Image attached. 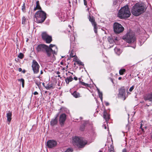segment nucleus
<instances>
[{
    "instance_id": "1",
    "label": "nucleus",
    "mask_w": 152,
    "mask_h": 152,
    "mask_svg": "<svg viewBox=\"0 0 152 152\" xmlns=\"http://www.w3.org/2000/svg\"><path fill=\"white\" fill-rule=\"evenodd\" d=\"M38 52H46L48 57L52 56L54 57V55H56L58 49L56 46L52 44H50L48 47L45 44H40L37 48Z\"/></svg>"
},
{
    "instance_id": "2",
    "label": "nucleus",
    "mask_w": 152,
    "mask_h": 152,
    "mask_svg": "<svg viewBox=\"0 0 152 152\" xmlns=\"http://www.w3.org/2000/svg\"><path fill=\"white\" fill-rule=\"evenodd\" d=\"M146 9L143 4L137 3L132 7V13L133 15L138 16L143 13Z\"/></svg>"
},
{
    "instance_id": "3",
    "label": "nucleus",
    "mask_w": 152,
    "mask_h": 152,
    "mask_svg": "<svg viewBox=\"0 0 152 152\" xmlns=\"http://www.w3.org/2000/svg\"><path fill=\"white\" fill-rule=\"evenodd\" d=\"M131 14L128 6H125L119 10L118 16L121 19L129 17Z\"/></svg>"
},
{
    "instance_id": "4",
    "label": "nucleus",
    "mask_w": 152,
    "mask_h": 152,
    "mask_svg": "<svg viewBox=\"0 0 152 152\" xmlns=\"http://www.w3.org/2000/svg\"><path fill=\"white\" fill-rule=\"evenodd\" d=\"M46 18V13L42 10H39L35 15L34 20L38 23H41L43 22Z\"/></svg>"
},
{
    "instance_id": "5",
    "label": "nucleus",
    "mask_w": 152,
    "mask_h": 152,
    "mask_svg": "<svg viewBox=\"0 0 152 152\" xmlns=\"http://www.w3.org/2000/svg\"><path fill=\"white\" fill-rule=\"evenodd\" d=\"M73 143L75 145H76L79 148H82L84 147L87 143V141L82 138H79L75 137L73 139Z\"/></svg>"
},
{
    "instance_id": "6",
    "label": "nucleus",
    "mask_w": 152,
    "mask_h": 152,
    "mask_svg": "<svg viewBox=\"0 0 152 152\" xmlns=\"http://www.w3.org/2000/svg\"><path fill=\"white\" fill-rule=\"evenodd\" d=\"M124 39L127 42L135 43L136 39L134 35L132 32L127 33L124 37Z\"/></svg>"
},
{
    "instance_id": "7",
    "label": "nucleus",
    "mask_w": 152,
    "mask_h": 152,
    "mask_svg": "<svg viewBox=\"0 0 152 152\" xmlns=\"http://www.w3.org/2000/svg\"><path fill=\"white\" fill-rule=\"evenodd\" d=\"M114 32L117 34L122 32L124 30V28L122 25L118 23H115L113 24Z\"/></svg>"
},
{
    "instance_id": "8",
    "label": "nucleus",
    "mask_w": 152,
    "mask_h": 152,
    "mask_svg": "<svg viewBox=\"0 0 152 152\" xmlns=\"http://www.w3.org/2000/svg\"><path fill=\"white\" fill-rule=\"evenodd\" d=\"M32 67L34 74H37L39 72V66L35 60H33L32 61Z\"/></svg>"
},
{
    "instance_id": "9",
    "label": "nucleus",
    "mask_w": 152,
    "mask_h": 152,
    "mask_svg": "<svg viewBox=\"0 0 152 152\" xmlns=\"http://www.w3.org/2000/svg\"><path fill=\"white\" fill-rule=\"evenodd\" d=\"M42 39L45 41L46 43H49L52 41L51 37L48 35L46 32L42 33Z\"/></svg>"
},
{
    "instance_id": "10",
    "label": "nucleus",
    "mask_w": 152,
    "mask_h": 152,
    "mask_svg": "<svg viewBox=\"0 0 152 152\" xmlns=\"http://www.w3.org/2000/svg\"><path fill=\"white\" fill-rule=\"evenodd\" d=\"M89 20L91 22L92 25L94 26V30L95 33H97V24L95 22L94 18V17L92 16L91 17L89 16L88 18Z\"/></svg>"
},
{
    "instance_id": "11",
    "label": "nucleus",
    "mask_w": 152,
    "mask_h": 152,
    "mask_svg": "<svg viewBox=\"0 0 152 152\" xmlns=\"http://www.w3.org/2000/svg\"><path fill=\"white\" fill-rule=\"evenodd\" d=\"M66 119V115L64 113L60 115L59 117V122L61 126H63L65 121Z\"/></svg>"
},
{
    "instance_id": "12",
    "label": "nucleus",
    "mask_w": 152,
    "mask_h": 152,
    "mask_svg": "<svg viewBox=\"0 0 152 152\" xmlns=\"http://www.w3.org/2000/svg\"><path fill=\"white\" fill-rule=\"evenodd\" d=\"M119 96L122 98H124V100L126 99L125 97L126 92L125 89H124V87L120 88L119 89Z\"/></svg>"
},
{
    "instance_id": "13",
    "label": "nucleus",
    "mask_w": 152,
    "mask_h": 152,
    "mask_svg": "<svg viewBox=\"0 0 152 152\" xmlns=\"http://www.w3.org/2000/svg\"><path fill=\"white\" fill-rule=\"evenodd\" d=\"M47 146L49 148H52L55 147L56 144V142L53 140H49L47 142Z\"/></svg>"
},
{
    "instance_id": "14",
    "label": "nucleus",
    "mask_w": 152,
    "mask_h": 152,
    "mask_svg": "<svg viewBox=\"0 0 152 152\" xmlns=\"http://www.w3.org/2000/svg\"><path fill=\"white\" fill-rule=\"evenodd\" d=\"M144 99L145 101L152 102V93L146 95L144 97Z\"/></svg>"
},
{
    "instance_id": "15",
    "label": "nucleus",
    "mask_w": 152,
    "mask_h": 152,
    "mask_svg": "<svg viewBox=\"0 0 152 152\" xmlns=\"http://www.w3.org/2000/svg\"><path fill=\"white\" fill-rule=\"evenodd\" d=\"M12 113L11 112L9 111L7 113V121L8 124H10V122L12 119Z\"/></svg>"
},
{
    "instance_id": "16",
    "label": "nucleus",
    "mask_w": 152,
    "mask_h": 152,
    "mask_svg": "<svg viewBox=\"0 0 152 152\" xmlns=\"http://www.w3.org/2000/svg\"><path fill=\"white\" fill-rule=\"evenodd\" d=\"M57 117V116L56 117L54 118H53L51 119L50 122L51 125L54 126L57 124L58 123Z\"/></svg>"
},
{
    "instance_id": "17",
    "label": "nucleus",
    "mask_w": 152,
    "mask_h": 152,
    "mask_svg": "<svg viewBox=\"0 0 152 152\" xmlns=\"http://www.w3.org/2000/svg\"><path fill=\"white\" fill-rule=\"evenodd\" d=\"M107 39L108 42L110 44H111V45H109V48H111L113 46V44L114 43V41L111 37H109L107 38Z\"/></svg>"
},
{
    "instance_id": "18",
    "label": "nucleus",
    "mask_w": 152,
    "mask_h": 152,
    "mask_svg": "<svg viewBox=\"0 0 152 152\" xmlns=\"http://www.w3.org/2000/svg\"><path fill=\"white\" fill-rule=\"evenodd\" d=\"M103 118L107 122L110 118L109 115L106 111H104V112Z\"/></svg>"
},
{
    "instance_id": "19",
    "label": "nucleus",
    "mask_w": 152,
    "mask_h": 152,
    "mask_svg": "<svg viewBox=\"0 0 152 152\" xmlns=\"http://www.w3.org/2000/svg\"><path fill=\"white\" fill-rule=\"evenodd\" d=\"M36 7L34 9V10L36 11L37 10H42L39 4V2L38 1H37L36 2Z\"/></svg>"
},
{
    "instance_id": "20",
    "label": "nucleus",
    "mask_w": 152,
    "mask_h": 152,
    "mask_svg": "<svg viewBox=\"0 0 152 152\" xmlns=\"http://www.w3.org/2000/svg\"><path fill=\"white\" fill-rule=\"evenodd\" d=\"M72 95L75 98H77L80 97V94L77 92L76 91H74L73 93L72 94Z\"/></svg>"
},
{
    "instance_id": "21",
    "label": "nucleus",
    "mask_w": 152,
    "mask_h": 152,
    "mask_svg": "<svg viewBox=\"0 0 152 152\" xmlns=\"http://www.w3.org/2000/svg\"><path fill=\"white\" fill-rule=\"evenodd\" d=\"M73 78L71 76H69V77H67L65 79L66 83L68 84L70 82L72 81Z\"/></svg>"
},
{
    "instance_id": "22",
    "label": "nucleus",
    "mask_w": 152,
    "mask_h": 152,
    "mask_svg": "<svg viewBox=\"0 0 152 152\" xmlns=\"http://www.w3.org/2000/svg\"><path fill=\"white\" fill-rule=\"evenodd\" d=\"M141 122V123L140 124V128L141 129L142 131L143 132H144V129H146L147 128V126L142 123V122H143L142 121Z\"/></svg>"
},
{
    "instance_id": "23",
    "label": "nucleus",
    "mask_w": 152,
    "mask_h": 152,
    "mask_svg": "<svg viewBox=\"0 0 152 152\" xmlns=\"http://www.w3.org/2000/svg\"><path fill=\"white\" fill-rule=\"evenodd\" d=\"M114 50L116 53L118 55H119L121 53V50L117 47H116Z\"/></svg>"
},
{
    "instance_id": "24",
    "label": "nucleus",
    "mask_w": 152,
    "mask_h": 152,
    "mask_svg": "<svg viewBox=\"0 0 152 152\" xmlns=\"http://www.w3.org/2000/svg\"><path fill=\"white\" fill-rule=\"evenodd\" d=\"M45 88L47 90H50L54 88L53 87V84L52 83L50 84L49 83L47 84L46 86H45Z\"/></svg>"
},
{
    "instance_id": "25",
    "label": "nucleus",
    "mask_w": 152,
    "mask_h": 152,
    "mask_svg": "<svg viewBox=\"0 0 152 152\" xmlns=\"http://www.w3.org/2000/svg\"><path fill=\"white\" fill-rule=\"evenodd\" d=\"M40 79H38L37 80H35V83L37 86L39 88H40L41 86V83L39 81H40Z\"/></svg>"
},
{
    "instance_id": "26",
    "label": "nucleus",
    "mask_w": 152,
    "mask_h": 152,
    "mask_svg": "<svg viewBox=\"0 0 152 152\" xmlns=\"http://www.w3.org/2000/svg\"><path fill=\"white\" fill-rule=\"evenodd\" d=\"M97 91H98V94L99 95V97L100 98V99L101 101L102 102V92H100V91L98 89H97Z\"/></svg>"
},
{
    "instance_id": "27",
    "label": "nucleus",
    "mask_w": 152,
    "mask_h": 152,
    "mask_svg": "<svg viewBox=\"0 0 152 152\" xmlns=\"http://www.w3.org/2000/svg\"><path fill=\"white\" fill-rule=\"evenodd\" d=\"M108 151L109 152H115L114 149V147L111 145V148H109Z\"/></svg>"
},
{
    "instance_id": "28",
    "label": "nucleus",
    "mask_w": 152,
    "mask_h": 152,
    "mask_svg": "<svg viewBox=\"0 0 152 152\" xmlns=\"http://www.w3.org/2000/svg\"><path fill=\"white\" fill-rule=\"evenodd\" d=\"M18 80L19 81H20V82H22V86L23 88L24 87V80L23 78H21L20 79H19Z\"/></svg>"
},
{
    "instance_id": "29",
    "label": "nucleus",
    "mask_w": 152,
    "mask_h": 152,
    "mask_svg": "<svg viewBox=\"0 0 152 152\" xmlns=\"http://www.w3.org/2000/svg\"><path fill=\"white\" fill-rule=\"evenodd\" d=\"M126 71L125 69H121L119 70V73L120 75H123L124 74V73Z\"/></svg>"
},
{
    "instance_id": "30",
    "label": "nucleus",
    "mask_w": 152,
    "mask_h": 152,
    "mask_svg": "<svg viewBox=\"0 0 152 152\" xmlns=\"http://www.w3.org/2000/svg\"><path fill=\"white\" fill-rule=\"evenodd\" d=\"M80 83H81L82 85H83L86 87H89V85L88 84L85 83L84 82L80 81Z\"/></svg>"
},
{
    "instance_id": "31",
    "label": "nucleus",
    "mask_w": 152,
    "mask_h": 152,
    "mask_svg": "<svg viewBox=\"0 0 152 152\" xmlns=\"http://www.w3.org/2000/svg\"><path fill=\"white\" fill-rule=\"evenodd\" d=\"M76 62L77 63V64L80 65H84L83 63L79 60L76 61Z\"/></svg>"
},
{
    "instance_id": "32",
    "label": "nucleus",
    "mask_w": 152,
    "mask_h": 152,
    "mask_svg": "<svg viewBox=\"0 0 152 152\" xmlns=\"http://www.w3.org/2000/svg\"><path fill=\"white\" fill-rule=\"evenodd\" d=\"M24 57L23 54L22 53H20L18 55V57L20 59H22Z\"/></svg>"
},
{
    "instance_id": "33",
    "label": "nucleus",
    "mask_w": 152,
    "mask_h": 152,
    "mask_svg": "<svg viewBox=\"0 0 152 152\" xmlns=\"http://www.w3.org/2000/svg\"><path fill=\"white\" fill-rule=\"evenodd\" d=\"M25 9L26 7L25 5V3H24L23 4V5L22 6V10L23 12H24L25 10Z\"/></svg>"
},
{
    "instance_id": "34",
    "label": "nucleus",
    "mask_w": 152,
    "mask_h": 152,
    "mask_svg": "<svg viewBox=\"0 0 152 152\" xmlns=\"http://www.w3.org/2000/svg\"><path fill=\"white\" fill-rule=\"evenodd\" d=\"M26 19L25 17H23L22 19V23L24 24L25 23Z\"/></svg>"
},
{
    "instance_id": "35",
    "label": "nucleus",
    "mask_w": 152,
    "mask_h": 152,
    "mask_svg": "<svg viewBox=\"0 0 152 152\" xmlns=\"http://www.w3.org/2000/svg\"><path fill=\"white\" fill-rule=\"evenodd\" d=\"M73 150L71 148H68L65 152H69V151L72 152Z\"/></svg>"
},
{
    "instance_id": "36",
    "label": "nucleus",
    "mask_w": 152,
    "mask_h": 152,
    "mask_svg": "<svg viewBox=\"0 0 152 152\" xmlns=\"http://www.w3.org/2000/svg\"><path fill=\"white\" fill-rule=\"evenodd\" d=\"M75 56V55H74V53H73V52L72 51L70 54V57L72 58L74 57Z\"/></svg>"
},
{
    "instance_id": "37",
    "label": "nucleus",
    "mask_w": 152,
    "mask_h": 152,
    "mask_svg": "<svg viewBox=\"0 0 152 152\" xmlns=\"http://www.w3.org/2000/svg\"><path fill=\"white\" fill-rule=\"evenodd\" d=\"M84 127H85L84 125H82L80 127V129L81 131H83V130L84 129Z\"/></svg>"
},
{
    "instance_id": "38",
    "label": "nucleus",
    "mask_w": 152,
    "mask_h": 152,
    "mask_svg": "<svg viewBox=\"0 0 152 152\" xmlns=\"http://www.w3.org/2000/svg\"><path fill=\"white\" fill-rule=\"evenodd\" d=\"M118 2V1L117 0H114L113 1V4L114 5H116Z\"/></svg>"
},
{
    "instance_id": "39",
    "label": "nucleus",
    "mask_w": 152,
    "mask_h": 152,
    "mask_svg": "<svg viewBox=\"0 0 152 152\" xmlns=\"http://www.w3.org/2000/svg\"><path fill=\"white\" fill-rule=\"evenodd\" d=\"M134 86H132L129 89V91H130L131 92V91H132L133 90V89H134Z\"/></svg>"
},
{
    "instance_id": "40",
    "label": "nucleus",
    "mask_w": 152,
    "mask_h": 152,
    "mask_svg": "<svg viewBox=\"0 0 152 152\" xmlns=\"http://www.w3.org/2000/svg\"><path fill=\"white\" fill-rule=\"evenodd\" d=\"M84 4L85 5H87V3L86 0H84Z\"/></svg>"
},
{
    "instance_id": "41",
    "label": "nucleus",
    "mask_w": 152,
    "mask_h": 152,
    "mask_svg": "<svg viewBox=\"0 0 152 152\" xmlns=\"http://www.w3.org/2000/svg\"><path fill=\"white\" fill-rule=\"evenodd\" d=\"M38 93L37 91H35L34 93V95H37Z\"/></svg>"
},
{
    "instance_id": "42",
    "label": "nucleus",
    "mask_w": 152,
    "mask_h": 152,
    "mask_svg": "<svg viewBox=\"0 0 152 152\" xmlns=\"http://www.w3.org/2000/svg\"><path fill=\"white\" fill-rule=\"evenodd\" d=\"M79 59L76 58H75L74 59V61L76 62V61L77 60H78Z\"/></svg>"
},
{
    "instance_id": "43",
    "label": "nucleus",
    "mask_w": 152,
    "mask_h": 152,
    "mask_svg": "<svg viewBox=\"0 0 152 152\" xmlns=\"http://www.w3.org/2000/svg\"><path fill=\"white\" fill-rule=\"evenodd\" d=\"M122 152H127L126 149H124L123 150Z\"/></svg>"
},
{
    "instance_id": "44",
    "label": "nucleus",
    "mask_w": 152,
    "mask_h": 152,
    "mask_svg": "<svg viewBox=\"0 0 152 152\" xmlns=\"http://www.w3.org/2000/svg\"><path fill=\"white\" fill-rule=\"evenodd\" d=\"M105 104L106 106H107L109 105V104L108 102H105Z\"/></svg>"
},
{
    "instance_id": "45",
    "label": "nucleus",
    "mask_w": 152,
    "mask_h": 152,
    "mask_svg": "<svg viewBox=\"0 0 152 152\" xmlns=\"http://www.w3.org/2000/svg\"><path fill=\"white\" fill-rule=\"evenodd\" d=\"M22 69L20 68H18V70L19 72H21L22 71Z\"/></svg>"
},
{
    "instance_id": "46",
    "label": "nucleus",
    "mask_w": 152,
    "mask_h": 152,
    "mask_svg": "<svg viewBox=\"0 0 152 152\" xmlns=\"http://www.w3.org/2000/svg\"><path fill=\"white\" fill-rule=\"evenodd\" d=\"M74 79L75 80H77V78L76 77H74Z\"/></svg>"
},
{
    "instance_id": "47",
    "label": "nucleus",
    "mask_w": 152,
    "mask_h": 152,
    "mask_svg": "<svg viewBox=\"0 0 152 152\" xmlns=\"http://www.w3.org/2000/svg\"><path fill=\"white\" fill-rule=\"evenodd\" d=\"M103 126L104 127V128L105 129H106V128H107V127H106V125H104V126Z\"/></svg>"
},
{
    "instance_id": "48",
    "label": "nucleus",
    "mask_w": 152,
    "mask_h": 152,
    "mask_svg": "<svg viewBox=\"0 0 152 152\" xmlns=\"http://www.w3.org/2000/svg\"><path fill=\"white\" fill-rule=\"evenodd\" d=\"M150 150L152 152V145L150 148Z\"/></svg>"
},
{
    "instance_id": "49",
    "label": "nucleus",
    "mask_w": 152,
    "mask_h": 152,
    "mask_svg": "<svg viewBox=\"0 0 152 152\" xmlns=\"http://www.w3.org/2000/svg\"><path fill=\"white\" fill-rule=\"evenodd\" d=\"M118 80H121V79H122V78H121V77H119L118 78Z\"/></svg>"
},
{
    "instance_id": "50",
    "label": "nucleus",
    "mask_w": 152,
    "mask_h": 152,
    "mask_svg": "<svg viewBox=\"0 0 152 152\" xmlns=\"http://www.w3.org/2000/svg\"><path fill=\"white\" fill-rule=\"evenodd\" d=\"M52 48L53 50H56V49L55 48H54L52 47V48Z\"/></svg>"
},
{
    "instance_id": "51",
    "label": "nucleus",
    "mask_w": 152,
    "mask_h": 152,
    "mask_svg": "<svg viewBox=\"0 0 152 152\" xmlns=\"http://www.w3.org/2000/svg\"><path fill=\"white\" fill-rule=\"evenodd\" d=\"M75 39V37H74V39L73 38H72V40H74Z\"/></svg>"
},
{
    "instance_id": "52",
    "label": "nucleus",
    "mask_w": 152,
    "mask_h": 152,
    "mask_svg": "<svg viewBox=\"0 0 152 152\" xmlns=\"http://www.w3.org/2000/svg\"><path fill=\"white\" fill-rule=\"evenodd\" d=\"M47 93V91H45V94H46Z\"/></svg>"
},
{
    "instance_id": "53",
    "label": "nucleus",
    "mask_w": 152,
    "mask_h": 152,
    "mask_svg": "<svg viewBox=\"0 0 152 152\" xmlns=\"http://www.w3.org/2000/svg\"><path fill=\"white\" fill-rule=\"evenodd\" d=\"M42 85H43L44 86H45V83H42Z\"/></svg>"
},
{
    "instance_id": "54",
    "label": "nucleus",
    "mask_w": 152,
    "mask_h": 152,
    "mask_svg": "<svg viewBox=\"0 0 152 152\" xmlns=\"http://www.w3.org/2000/svg\"><path fill=\"white\" fill-rule=\"evenodd\" d=\"M69 26L70 27V28H71V26L69 25Z\"/></svg>"
},
{
    "instance_id": "55",
    "label": "nucleus",
    "mask_w": 152,
    "mask_h": 152,
    "mask_svg": "<svg viewBox=\"0 0 152 152\" xmlns=\"http://www.w3.org/2000/svg\"><path fill=\"white\" fill-rule=\"evenodd\" d=\"M42 73H43V72H42V71H41V74H42Z\"/></svg>"
},
{
    "instance_id": "56",
    "label": "nucleus",
    "mask_w": 152,
    "mask_h": 152,
    "mask_svg": "<svg viewBox=\"0 0 152 152\" xmlns=\"http://www.w3.org/2000/svg\"><path fill=\"white\" fill-rule=\"evenodd\" d=\"M71 36L70 37V39H71Z\"/></svg>"
},
{
    "instance_id": "57",
    "label": "nucleus",
    "mask_w": 152,
    "mask_h": 152,
    "mask_svg": "<svg viewBox=\"0 0 152 152\" xmlns=\"http://www.w3.org/2000/svg\"><path fill=\"white\" fill-rule=\"evenodd\" d=\"M99 152H102V151H100Z\"/></svg>"
},
{
    "instance_id": "58",
    "label": "nucleus",
    "mask_w": 152,
    "mask_h": 152,
    "mask_svg": "<svg viewBox=\"0 0 152 152\" xmlns=\"http://www.w3.org/2000/svg\"><path fill=\"white\" fill-rule=\"evenodd\" d=\"M71 73L72 75H73V73Z\"/></svg>"
},
{
    "instance_id": "59",
    "label": "nucleus",
    "mask_w": 152,
    "mask_h": 152,
    "mask_svg": "<svg viewBox=\"0 0 152 152\" xmlns=\"http://www.w3.org/2000/svg\"><path fill=\"white\" fill-rule=\"evenodd\" d=\"M133 48H135V46H134V47H133Z\"/></svg>"
},
{
    "instance_id": "60",
    "label": "nucleus",
    "mask_w": 152,
    "mask_h": 152,
    "mask_svg": "<svg viewBox=\"0 0 152 152\" xmlns=\"http://www.w3.org/2000/svg\"><path fill=\"white\" fill-rule=\"evenodd\" d=\"M58 77H59L60 76V75H58Z\"/></svg>"
},
{
    "instance_id": "61",
    "label": "nucleus",
    "mask_w": 152,
    "mask_h": 152,
    "mask_svg": "<svg viewBox=\"0 0 152 152\" xmlns=\"http://www.w3.org/2000/svg\"><path fill=\"white\" fill-rule=\"evenodd\" d=\"M88 10H89V9L88 8Z\"/></svg>"
},
{
    "instance_id": "62",
    "label": "nucleus",
    "mask_w": 152,
    "mask_h": 152,
    "mask_svg": "<svg viewBox=\"0 0 152 152\" xmlns=\"http://www.w3.org/2000/svg\"><path fill=\"white\" fill-rule=\"evenodd\" d=\"M75 65V63H74V64Z\"/></svg>"
}]
</instances>
